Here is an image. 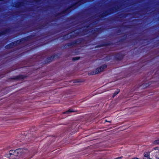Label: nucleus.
Returning a JSON list of instances; mask_svg holds the SVG:
<instances>
[{"instance_id": "nucleus-9", "label": "nucleus", "mask_w": 159, "mask_h": 159, "mask_svg": "<svg viewBox=\"0 0 159 159\" xmlns=\"http://www.w3.org/2000/svg\"><path fill=\"white\" fill-rule=\"evenodd\" d=\"M106 122H111V121H107V120H106Z\"/></svg>"}, {"instance_id": "nucleus-7", "label": "nucleus", "mask_w": 159, "mask_h": 159, "mask_svg": "<svg viewBox=\"0 0 159 159\" xmlns=\"http://www.w3.org/2000/svg\"><path fill=\"white\" fill-rule=\"evenodd\" d=\"M79 58L76 57H74L73 58V60L74 61H75L76 60H77L79 59Z\"/></svg>"}, {"instance_id": "nucleus-11", "label": "nucleus", "mask_w": 159, "mask_h": 159, "mask_svg": "<svg viewBox=\"0 0 159 159\" xmlns=\"http://www.w3.org/2000/svg\"><path fill=\"white\" fill-rule=\"evenodd\" d=\"M77 82H79V81H77Z\"/></svg>"}, {"instance_id": "nucleus-5", "label": "nucleus", "mask_w": 159, "mask_h": 159, "mask_svg": "<svg viewBox=\"0 0 159 159\" xmlns=\"http://www.w3.org/2000/svg\"><path fill=\"white\" fill-rule=\"evenodd\" d=\"M153 143L155 145L159 144V139L154 141L153 142Z\"/></svg>"}, {"instance_id": "nucleus-10", "label": "nucleus", "mask_w": 159, "mask_h": 159, "mask_svg": "<svg viewBox=\"0 0 159 159\" xmlns=\"http://www.w3.org/2000/svg\"><path fill=\"white\" fill-rule=\"evenodd\" d=\"M121 157H118V158H116V159H121Z\"/></svg>"}, {"instance_id": "nucleus-3", "label": "nucleus", "mask_w": 159, "mask_h": 159, "mask_svg": "<svg viewBox=\"0 0 159 159\" xmlns=\"http://www.w3.org/2000/svg\"><path fill=\"white\" fill-rule=\"evenodd\" d=\"M75 111L73 110L72 109H70L69 110H68L67 111H66L65 112L63 113L64 114H70V113L74 112Z\"/></svg>"}, {"instance_id": "nucleus-4", "label": "nucleus", "mask_w": 159, "mask_h": 159, "mask_svg": "<svg viewBox=\"0 0 159 159\" xmlns=\"http://www.w3.org/2000/svg\"><path fill=\"white\" fill-rule=\"evenodd\" d=\"M120 90L119 89H117L116 91L114 93L113 95V97H114L119 92Z\"/></svg>"}, {"instance_id": "nucleus-2", "label": "nucleus", "mask_w": 159, "mask_h": 159, "mask_svg": "<svg viewBox=\"0 0 159 159\" xmlns=\"http://www.w3.org/2000/svg\"><path fill=\"white\" fill-rule=\"evenodd\" d=\"M107 66L105 65H103L100 66L99 68H98L96 69H95L93 71L90 72L89 73V75H94L97 74H98L100 72L103 71V70L106 68Z\"/></svg>"}, {"instance_id": "nucleus-1", "label": "nucleus", "mask_w": 159, "mask_h": 159, "mask_svg": "<svg viewBox=\"0 0 159 159\" xmlns=\"http://www.w3.org/2000/svg\"><path fill=\"white\" fill-rule=\"evenodd\" d=\"M26 150L23 149H18L16 150H11L9 151V155L7 157L10 159L16 158V157L20 156L23 154L26 153Z\"/></svg>"}, {"instance_id": "nucleus-6", "label": "nucleus", "mask_w": 159, "mask_h": 159, "mask_svg": "<svg viewBox=\"0 0 159 159\" xmlns=\"http://www.w3.org/2000/svg\"><path fill=\"white\" fill-rule=\"evenodd\" d=\"M144 156L145 157H148L149 156L148 153L147 152H146L144 153Z\"/></svg>"}, {"instance_id": "nucleus-8", "label": "nucleus", "mask_w": 159, "mask_h": 159, "mask_svg": "<svg viewBox=\"0 0 159 159\" xmlns=\"http://www.w3.org/2000/svg\"><path fill=\"white\" fill-rule=\"evenodd\" d=\"M132 159H139L138 158H137V157H134V158H132Z\"/></svg>"}]
</instances>
